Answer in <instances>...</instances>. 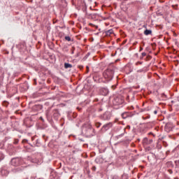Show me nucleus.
Returning a JSON list of instances; mask_svg holds the SVG:
<instances>
[{"mask_svg":"<svg viewBox=\"0 0 179 179\" xmlns=\"http://www.w3.org/2000/svg\"><path fill=\"white\" fill-rule=\"evenodd\" d=\"M178 135H179V133H178Z\"/></svg>","mask_w":179,"mask_h":179,"instance_id":"nucleus-12","label":"nucleus"},{"mask_svg":"<svg viewBox=\"0 0 179 179\" xmlns=\"http://www.w3.org/2000/svg\"><path fill=\"white\" fill-rule=\"evenodd\" d=\"M154 113H155V114H157V110H155V111H154Z\"/></svg>","mask_w":179,"mask_h":179,"instance_id":"nucleus-8","label":"nucleus"},{"mask_svg":"<svg viewBox=\"0 0 179 179\" xmlns=\"http://www.w3.org/2000/svg\"><path fill=\"white\" fill-rule=\"evenodd\" d=\"M103 76L106 79H113V71L107 70L104 72Z\"/></svg>","mask_w":179,"mask_h":179,"instance_id":"nucleus-1","label":"nucleus"},{"mask_svg":"<svg viewBox=\"0 0 179 179\" xmlns=\"http://www.w3.org/2000/svg\"><path fill=\"white\" fill-rule=\"evenodd\" d=\"M65 40H66L67 41H71V37H69V36H66V37H65Z\"/></svg>","mask_w":179,"mask_h":179,"instance_id":"nucleus-5","label":"nucleus"},{"mask_svg":"<svg viewBox=\"0 0 179 179\" xmlns=\"http://www.w3.org/2000/svg\"><path fill=\"white\" fill-rule=\"evenodd\" d=\"M87 69H89V66H87Z\"/></svg>","mask_w":179,"mask_h":179,"instance_id":"nucleus-10","label":"nucleus"},{"mask_svg":"<svg viewBox=\"0 0 179 179\" xmlns=\"http://www.w3.org/2000/svg\"><path fill=\"white\" fill-rule=\"evenodd\" d=\"M144 34L145 36H149V34H152V31L151 30H149V29H146L145 31H144Z\"/></svg>","mask_w":179,"mask_h":179,"instance_id":"nucleus-2","label":"nucleus"},{"mask_svg":"<svg viewBox=\"0 0 179 179\" xmlns=\"http://www.w3.org/2000/svg\"><path fill=\"white\" fill-rule=\"evenodd\" d=\"M106 35L107 36H111V34H113V33H114V31H113V29H109L108 31H106Z\"/></svg>","mask_w":179,"mask_h":179,"instance_id":"nucleus-3","label":"nucleus"},{"mask_svg":"<svg viewBox=\"0 0 179 179\" xmlns=\"http://www.w3.org/2000/svg\"><path fill=\"white\" fill-rule=\"evenodd\" d=\"M15 162V159H12V163H13Z\"/></svg>","mask_w":179,"mask_h":179,"instance_id":"nucleus-9","label":"nucleus"},{"mask_svg":"<svg viewBox=\"0 0 179 179\" xmlns=\"http://www.w3.org/2000/svg\"><path fill=\"white\" fill-rule=\"evenodd\" d=\"M122 115V117H124V114L123 115Z\"/></svg>","mask_w":179,"mask_h":179,"instance_id":"nucleus-11","label":"nucleus"},{"mask_svg":"<svg viewBox=\"0 0 179 179\" xmlns=\"http://www.w3.org/2000/svg\"><path fill=\"white\" fill-rule=\"evenodd\" d=\"M105 92H106V94H103L104 96H106V94H107V93H108V91L107 90H105Z\"/></svg>","mask_w":179,"mask_h":179,"instance_id":"nucleus-6","label":"nucleus"},{"mask_svg":"<svg viewBox=\"0 0 179 179\" xmlns=\"http://www.w3.org/2000/svg\"><path fill=\"white\" fill-rule=\"evenodd\" d=\"M64 68L66 69H68V68H72V64H71L69 63H65L64 64Z\"/></svg>","mask_w":179,"mask_h":179,"instance_id":"nucleus-4","label":"nucleus"},{"mask_svg":"<svg viewBox=\"0 0 179 179\" xmlns=\"http://www.w3.org/2000/svg\"><path fill=\"white\" fill-rule=\"evenodd\" d=\"M142 55H143V57H145V56H146V53L143 52V53H142Z\"/></svg>","mask_w":179,"mask_h":179,"instance_id":"nucleus-7","label":"nucleus"}]
</instances>
